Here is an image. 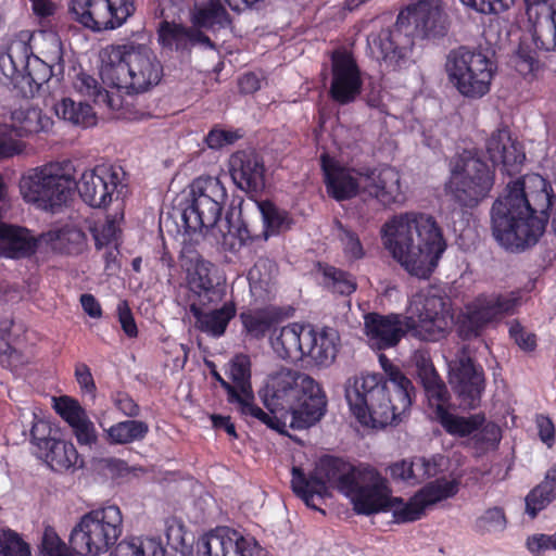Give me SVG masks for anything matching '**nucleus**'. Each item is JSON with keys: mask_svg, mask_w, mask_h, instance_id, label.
Listing matches in <instances>:
<instances>
[{"mask_svg": "<svg viewBox=\"0 0 556 556\" xmlns=\"http://www.w3.org/2000/svg\"><path fill=\"white\" fill-rule=\"evenodd\" d=\"M277 274L276 263L267 257H260L248 273L251 286L266 288Z\"/></svg>", "mask_w": 556, "mask_h": 556, "instance_id": "5fc2aeb1", "label": "nucleus"}, {"mask_svg": "<svg viewBox=\"0 0 556 556\" xmlns=\"http://www.w3.org/2000/svg\"><path fill=\"white\" fill-rule=\"evenodd\" d=\"M397 17L413 40L442 38L448 30L442 0H419L401 10Z\"/></svg>", "mask_w": 556, "mask_h": 556, "instance_id": "f3484780", "label": "nucleus"}, {"mask_svg": "<svg viewBox=\"0 0 556 556\" xmlns=\"http://www.w3.org/2000/svg\"><path fill=\"white\" fill-rule=\"evenodd\" d=\"M256 205L263 222V241L291 228L293 219L288 212L278 208L270 201H256Z\"/></svg>", "mask_w": 556, "mask_h": 556, "instance_id": "58836bf2", "label": "nucleus"}, {"mask_svg": "<svg viewBox=\"0 0 556 556\" xmlns=\"http://www.w3.org/2000/svg\"><path fill=\"white\" fill-rule=\"evenodd\" d=\"M556 500V485L544 477V480L534 486L526 496V513L535 518Z\"/></svg>", "mask_w": 556, "mask_h": 556, "instance_id": "de8ad7c7", "label": "nucleus"}, {"mask_svg": "<svg viewBox=\"0 0 556 556\" xmlns=\"http://www.w3.org/2000/svg\"><path fill=\"white\" fill-rule=\"evenodd\" d=\"M198 556H261L264 553L251 535L222 527L204 534L197 544Z\"/></svg>", "mask_w": 556, "mask_h": 556, "instance_id": "a211bd4d", "label": "nucleus"}, {"mask_svg": "<svg viewBox=\"0 0 556 556\" xmlns=\"http://www.w3.org/2000/svg\"><path fill=\"white\" fill-rule=\"evenodd\" d=\"M339 345L340 337L333 328H324L317 331L308 326L304 331V357H309L317 366H330L337 357Z\"/></svg>", "mask_w": 556, "mask_h": 556, "instance_id": "c756f323", "label": "nucleus"}, {"mask_svg": "<svg viewBox=\"0 0 556 556\" xmlns=\"http://www.w3.org/2000/svg\"><path fill=\"white\" fill-rule=\"evenodd\" d=\"M440 465L435 457H413L402 459L389 466V471L394 480L403 481L409 485H416L426 479L440 472Z\"/></svg>", "mask_w": 556, "mask_h": 556, "instance_id": "f704fd0d", "label": "nucleus"}, {"mask_svg": "<svg viewBox=\"0 0 556 556\" xmlns=\"http://www.w3.org/2000/svg\"><path fill=\"white\" fill-rule=\"evenodd\" d=\"M190 21L194 29L218 30L231 24V17L220 0H205L195 3L190 12Z\"/></svg>", "mask_w": 556, "mask_h": 556, "instance_id": "c9c22d12", "label": "nucleus"}, {"mask_svg": "<svg viewBox=\"0 0 556 556\" xmlns=\"http://www.w3.org/2000/svg\"><path fill=\"white\" fill-rule=\"evenodd\" d=\"M71 12L93 31L116 29L135 13L134 0H72Z\"/></svg>", "mask_w": 556, "mask_h": 556, "instance_id": "dca6fc26", "label": "nucleus"}, {"mask_svg": "<svg viewBox=\"0 0 556 556\" xmlns=\"http://www.w3.org/2000/svg\"><path fill=\"white\" fill-rule=\"evenodd\" d=\"M149 432V426L141 420L119 421L108 429V435L112 443L128 444L141 441Z\"/></svg>", "mask_w": 556, "mask_h": 556, "instance_id": "a18cd8bd", "label": "nucleus"}, {"mask_svg": "<svg viewBox=\"0 0 556 556\" xmlns=\"http://www.w3.org/2000/svg\"><path fill=\"white\" fill-rule=\"evenodd\" d=\"M258 396L271 414L290 416L293 429H306L326 413L327 397L321 387L307 374L280 367L265 378Z\"/></svg>", "mask_w": 556, "mask_h": 556, "instance_id": "39448f33", "label": "nucleus"}, {"mask_svg": "<svg viewBox=\"0 0 556 556\" xmlns=\"http://www.w3.org/2000/svg\"><path fill=\"white\" fill-rule=\"evenodd\" d=\"M382 243L412 276L428 279L446 249L433 217L416 212L394 215L381 228Z\"/></svg>", "mask_w": 556, "mask_h": 556, "instance_id": "20e7f679", "label": "nucleus"}, {"mask_svg": "<svg viewBox=\"0 0 556 556\" xmlns=\"http://www.w3.org/2000/svg\"><path fill=\"white\" fill-rule=\"evenodd\" d=\"M101 63L103 84L127 92H144L156 86L163 76L162 63L154 51L135 41L106 47Z\"/></svg>", "mask_w": 556, "mask_h": 556, "instance_id": "423d86ee", "label": "nucleus"}, {"mask_svg": "<svg viewBox=\"0 0 556 556\" xmlns=\"http://www.w3.org/2000/svg\"><path fill=\"white\" fill-rule=\"evenodd\" d=\"M0 555L31 556L29 545L12 530H4L0 533Z\"/></svg>", "mask_w": 556, "mask_h": 556, "instance_id": "6e6d98bb", "label": "nucleus"}, {"mask_svg": "<svg viewBox=\"0 0 556 556\" xmlns=\"http://www.w3.org/2000/svg\"><path fill=\"white\" fill-rule=\"evenodd\" d=\"M304 331H306V327L296 323L274 328L269 337L274 353L285 361L298 362L303 359Z\"/></svg>", "mask_w": 556, "mask_h": 556, "instance_id": "72a5a7b5", "label": "nucleus"}, {"mask_svg": "<svg viewBox=\"0 0 556 556\" xmlns=\"http://www.w3.org/2000/svg\"><path fill=\"white\" fill-rule=\"evenodd\" d=\"M12 124L10 125L18 138L48 131L52 125V119L42 113L39 108L30 104L21 105L11 113Z\"/></svg>", "mask_w": 556, "mask_h": 556, "instance_id": "e433bc0d", "label": "nucleus"}, {"mask_svg": "<svg viewBox=\"0 0 556 556\" xmlns=\"http://www.w3.org/2000/svg\"><path fill=\"white\" fill-rule=\"evenodd\" d=\"M125 188L123 168L106 164L86 169L75 185L83 201L94 208L108 207L114 199L119 198Z\"/></svg>", "mask_w": 556, "mask_h": 556, "instance_id": "4468645a", "label": "nucleus"}, {"mask_svg": "<svg viewBox=\"0 0 556 556\" xmlns=\"http://www.w3.org/2000/svg\"><path fill=\"white\" fill-rule=\"evenodd\" d=\"M535 48L556 52V0H523Z\"/></svg>", "mask_w": 556, "mask_h": 556, "instance_id": "4be33fe9", "label": "nucleus"}, {"mask_svg": "<svg viewBox=\"0 0 556 556\" xmlns=\"http://www.w3.org/2000/svg\"><path fill=\"white\" fill-rule=\"evenodd\" d=\"M33 49L27 40L14 39L7 50L0 53V80L15 89L17 79L26 72Z\"/></svg>", "mask_w": 556, "mask_h": 556, "instance_id": "7c9ffc66", "label": "nucleus"}, {"mask_svg": "<svg viewBox=\"0 0 556 556\" xmlns=\"http://www.w3.org/2000/svg\"><path fill=\"white\" fill-rule=\"evenodd\" d=\"M381 511H392L397 522H410L421 518L425 507L420 501H417V494L408 502H404L401 497H394L389 493L386 507Z\"/></svg>", "mask_w": 556, "mask_h": 556, "instance_id": "49530a36", "label": "nucleus"}, {"mask_svg": "<svg viewBox=\"0 0 556 556\" xmlns=\"http://www.w3.org/2000/svg\"><path fill=\"white\" fill-rule=\"evenodd\" d=\"M460 2L481 14H500L513 7L515 0H460Z\"/></svg>", "mask_w": 556, "mask_h": 556, "instance_id": "0e129e2a", "label": "nucleus"}, {"mask_svg": "<svg viewBox=\"0 0 556 556\" xmlns=\"http://www.w3.org/2000/svg\"><path fill=\"white\" fill-rule=\"evenodd\" d=\"M58 117L73 125L89 127L96 124V114L92 108L85 102H76L71 98H63L54 104Z\"/></svg>", "mask_w": 556, "mask_h": 556, "instance_id": "a19ab883", "label": "nucleus"}, {"mask_svg": "<svg viewBox=\"0 0 556 556\" xmlns=\"http://www.w3.org/2000/svg\"><path fill=\"white\" fill-rule=\"evenodd\" d=\"M554 198L552 187L540 175L508 184L506 194L491 210L495 240L510 251L534 245L545 230Z\"/></svg>", "mask_w": 556, "mask_h": 556, "instance_id": "f03ea898", "label": "nucleus"}, {"mask_svg": "<svg viewBox=\"0 0 556 556\" xmlns=\"http://www.w3.org/2000/svg\"><path fill=\"white\" fill-rule=\"evenodd\" d=\"M445 72L448 83L459 94L480 99L490 91L496 65L483 52L462 46L446 55Z\"/></svg>", "mask_w": 556, "mask_h": 556, "instance_id": "1a4fd4ad", "label": "nucleus"}, {"mask_svg": "<svg viewBox=\"0 0 556 556\" xmlns=\"http://www.w3.org/2000/svg\"><path fill=\"white\" fill-rule=\"evenodd\" d=\"M86 243L85 233L75 227L58 230L53 238V248L65 254H79Z\"/></svg>", "mask_w": 556, "mask_h": 556, "instance_id": "09e8293b", "label": "nucleus"}, {"mask_svg": "<svg viewBox=\"0 0 556 556\" xmlns=\"http://www.w3.org/2000/svg\"><path fill=\"white\" fill-rule=\"evenodd\" d=\"M51 431L52 429L47 421L37 419L36 415H34L33 426L30 429V439L31 443L37 448V455L47 448L50 445V442H54L55 439L51 438Z\"/></svg>", "mask_w": 556, "mask_h": 556, "instance_id": "e2e57ef3", "label": "nucleus"}, {"mask_svg": "<svg viewBox=\"0 0 556 556\" xmlns=\"http://www.w3.org/2000/svg\"><path fill=\"white\" fill-rule=\"evenodd\" d=\"M406 329L419 340L437 342L448 336L454 325L451 300L437 287H427L412 295Z\"/></svg>", "mask_w": 556, "mask_h": 556, "instance_id": "6e6552de", "label": "nucleus"}, {"mask_svg": "<svg viewBox=\"0 0 556 556\" xmlns=\"http://www.w3.org/2000/svg\"><path fill=\"white\" fill-rule=\"evenodd\" d=\"M430 407L433 408V417L438 416V409L446 408L451 395L439 375L421 382Z\"/></svg>", "mask_w": 556, "mask_h": 556, "instance_id": "603ef678", "label": "nucleus"}, {"mask_svg": "<svg viewBox=\"0 0 556 556\" xmlns=\"http://www.w3.org/2000/svg\"><path fill=\"white\" fill-rule=\"evenodd\" d=\"M75 172L68 160L33 168L21 178V194L26 202L54 212L71 199L76 185Z\"/></svg>", "mask_w": 556, "mask_h": 556, "instance_id": "0eeeda50", "label": "nucleus"}, {"mask_svg": "<svg viewBox=\"0 0 556 556\" xmlns=\"http://www.w3.org/2000/svg\"><path fill=\"white\" fill-rule=\"evenodd\" d=\"M24 143L15 135L14 129L8 125H0V160L9 159L22 153Z\"/></svg>", "mask_w": 556, "mask_h": 556, "instance_id": "13d9d810", "label": "nucleus"}, {"mask_svg": "<svg viewBox=\"0 0 556 556\" xmlns=\"http://www.w3.org/2000/svg\"><path fill=\"white\" fill-rule=\"evenodd\" d=\"M74 88L81 96L92 100L96 104L106 106L109 109H117L119 106L118 99L103 89L94 77L87 73H79L74 80Z\"/></svg>", "mask_w": 556, "mask_h": 556, "instance_id": "37998d69", "label": "nucleus"}, {"mask_svg": "<svg viewBox=\"0 0 556 556\" xmlns=\"http://www.w3.org/2000/svg\"><path fill=\"white\" fill-rule=\"evenodd\" d=\"M291 486L306 506L317 510L315 496L323 498L329 494L330 488L337 489L351 501L357 514L366 516L381 513L389 493H392L388 479L374 466L366 463L354 465L329 455L316 463L308 477L301 468L293 467Z\"/></svg>", "mask_w": 556, "mask_h": 556, "instance_id": "f257e3e1", "label": "nucleus"}, {"mask_svg": "<svg viewBox=\"0 0 556 556\" xmlns=\"http://www.w3.org/2000/svg\"><path fill=\"white\" fill-rule=\"evenodd\" d=\"M414 40L396 17L394 26L370 33L367 37L369 55L389 71L406 68L412 61Z\"/></svg>", "mask_w": 556, "mask_h": 556, "instance_id": "2eb2a0df", "label": "nucleus"}, {"mask_svg": "<svg viewBox=\"0 0 556 556\" xmlns=\"http://www.w3.org/2000/svg\"><path fill=\"white\" fill-rule=\"evenodd\" d=\"M527 548L534 556H541L546 551L556 549V532L553 534L535 533L528 536Z\"/></svg>", "mask_w": 556, "mask_h": 556, "instance_id": "338daca9", "label": "nucleus"}, {"mask_svg": "<svg viewBox=\"0 0 556 556\" xmlns=\"http://www.w3.org/2000/svg\"><path fill=\"white\" fill-rule=\"evenodd\" d=\"M91 231L97 249H101L116 239L118 227L114 218H106L104 223L96 224Z\"/></svg>", "mask_w": 556, "mask_h": 556, "instance_id": "69168bd1", "label": "nucleus"}, {"mask_svg": "<svg viewBox=\"0 0 556 556\" xmlns=\"http://www.w3.org/2000/svg\"><path fill=\"white\" fill-rule=\"evenodd\" d=\"M229 377L241 395L252 393L250 383V359L245 355H237L229 364Z\"/></svg>", "mask_w": 556, "mask_h": 556, "instance_id": "864d4df0", "label": "nucleus"}, {"mask_svg": "<svg viewBox=\"0 0 556 556\" xmlns=\"http://www.w3.org/2000/svg\"><path fill=\"white\" fill-rule=\"evenodd\" d=\"M229 173L233 184L250 194H257L265 188L263 159L253 150L235 152L229 160Z\"/></svg>", "mask_w": 556, "mask_h": 556, "instance_id": "a878e982", "label": "nucleus"}, {"mask_svg": "<svg viewBox=\"0 0 556 556\" xmlns=\"http://www.w3.org/2000/svg\"><path fill=\"white\" fill-rule=\"evenodd\" d=\"M486 153L493 165H502L503 170L511 176L519 170L526 154L519 143L510 137L507 128H498L486 140Z\"/></svg>", "mask_w": 556, "mask_h": 556, "instance_id": "c85d7f7f", "label": "nucleus"}, {"mask_svg": "<svg viewBox=\"0 0 556 556\" xmlns=\"http://www.w3.org/2000/svg\"><path fill=\"white\" fill-rule=\"evenodd\" d=\"M55 412L70 425L73 426L84 416H86L85 409L79 403L68 396H61L54 400Z\"/></svg>", "mask_w": 556, "mask_h": 556, "instance_id": "bf43d9fd", "label": "nucleus"}, {"mask_svg": "<svg viewBox=\"0 0 556 556\" xmlns=\"http://www.w3.org/2000/svg\"><path fill=\"white\" fill-rule=\"evenodd\" d=\"M236 405L242 416L256 419L270 429L280 431V428L285 426V424L276 416L277 414H268L254 404L253 392L241 396Z\"/></svg>", "mask_w": 556, "mask_h": 556, "instance_id": "8fccbe9b", "label": "nucleus"}, {"mask_svg": "<svg viewBox=\"0 0 556 556\" xmlns=\"http://www.w3.org/2000/svg\"><path fill=\"white\" fill-rule=\"evenodd\" d=\"M187 281L191 303L218 304L226 295V285L217 275L215 265L208 261L198 260Z\"/></svg>", "mask_w": 556, "mask_h": 556, "instance_id": "5701e85b", "label": "nucleus"}, {"mask_svg": "<svg viewBox=\"0 0 556 556\" xmlns=\"http://www.w3.org/2000/svg\"><path fill=\"white\" fill-rule=\"evenodd\" d=\"M337 227L340 231L338 236L343 245L344 253L352 260L362 258L365 252L358 236L344 227L340 222H337Z\"/></svg>", "mask_w": 556, "mask_h": 556, "instance_id": "680f3d73", "label": "nucleus"}, {"mask_svg": "<svg viewBox=\"0 0 556 556\" xmlns=\"http://www.w3.org/2000/svg\"><path fill=\"white\" fill-rule=\"evenodd\" d=\"M331 99L339 104L354 102L362 90L363 80L355 60L346 52L332 54Z\"/></svg>", "mask_w": 556, "mask_h": 556, "instance_id": "412c9836", "label": "nucleus"}, {"mask_svg": "<svg viewBox=\"0 0 556 556\" xmlns=\"http://www.w3.org/2000/svg\"><path fill=\"white\" fill-rule=\"evenodd\" d=\"M157 42L164 50L175 51L180 55H189L195 46L211 50L216 48L202 30L166 20L159 23Z\"/></svg>", "mask_w": 556, "mask_h": 556, "instance_id": "393cba45", "label": "nucleus"}, {"mask_svg": "<svg viewBox=\"0 0 556 556\" xmlns=\"http://www.w3.org/2000/svg\"><path fill=\"white\" fill-rule=\"evenodd\" d=\"M494 185L489 165L470 151H465L451 169L447 191L462 206L473 207L485 199Z\"/></svg>", "mask_w": 556, "mask_h": 556, "instance_id": "ddd939ff", "label": "nucleus"}, {"mask_svg": "<svg viewBox=\"0 0 556 556\" xmlns=\"http://www.w3.org/2000/svg\"><path fill=\"white\" fill-rule=\"evenodd\" d=\"M458 492V483L455 480L439 478L427 483L417 494V501H420L425 509L441 501L453 497Z\"/></svg>", "mask_w": 556, "mask_h": 556, "instance_id": "c03bdc74", "label": "nucleus"}, {"mask_svg": "<svg viewBox=\"0 0 556 556\" xmlns=\"http://www.w3.org/2000/svg\"><path fill=\"white\" fill-rule=\"evenodd\" d=\"M227 199V190L218 177L197 178L191 186V199L178 212L184 232L202 233L213 228L222 216Z\"/></svg>", "mask_w": 556, "mask_h": 556, "instance_id": "9b49d317", "label": "nucleus"}, {"mask_svg": "<svg viewBox=\"0 0 556 556\" xmlns=\"http://www.w3.org/2000/svg\"><path fill=\"white\" fill-rule=\"evenodd\" d=\"M49 42L51 50L45 54L46 60H41L33 54L26 72L17 79L15 89L24 98H31L39 91L41 86L50 79L53 66H62L63 51L61 39L55 34H51L49 35Z\"/></svg>", "mask_w": 556, "mask_h": 556, "instance_id": "aec40b11", "label": "nucleus"}, {"mask_svg": "<svg viewBox=\"0 0 556 556\" xmlns=\"http://www.w3.org/2000/svg\"><path fill=\"white\" fill-rule=\"evenodd\" d=\"M509 336L515 343L523 351L531 352L536 348V337L532 332H527L518 323L513 321L509 326Z\"/></svg>", "mask_w": 556, "mask_h": 556, "instance_id": "774afa93", "label": "nucleus"}, {"mask_svg": "<svg viewBox=\"0 0 556 556\" xmlns=\"http://www.w3.org/2000/svg\"><path fill=\"white\" fill-rule=\"evenodd\" d=\"M521 304L518 292L482 293L476 296L465 307L457 321V333L462 340H472L480 337L491 324L506 316L514 315Z\"/></svg>", "mask_w": 556, "mask_h": 556, "instance_id": "f8f14e48", "label": "nucleus"}, {"mask_svg": "<svg viewBox=\"0 0 556 556\" xmlns=\"http://www.w3.org/2000/svg\"><path fill=\"white\" fill-rule=\"evenodd\" d=\"M211 304H190V312L195 318L197 328L214 338L222 337L230 320L237 314L236 304L232 301H226L220 307L212 308L210 311H203L205 306Z\"/></svg>", "mask_w": 556, "mask_h": 556, "instance_id": "2f4dec72", "label": "nucleus"}, {"mask_svg": "<svg viewBox=\"0 0 556 556\" xmlns=\"http://www.w3.org/2000/svg\"><path fill=\"white\" fill-rule=\"evenodd\" d=\"M476 527L481 532L504 530L506 527V518L503 509L500 507L489 508L477 519Z\"/></svg>", "mask_w": 556, "mask_h": 556, "instance_id": "052dcab7", "label": "nucleus"}, {"mask_svg": "<svg viewBox=\"0 0 556 556\" xmlns=\"http://www.w3.org/2000/svg\"><path fill=\"white\" fill-rule=\"evenodd\" d=\"M384 374H359L344 384L351 413L364 425L384 428L402 420L415 397L413 382L384 355L380 356Z\"/></svg>", "mask_w": 556, "mask_h": 556, "instance_id": "7ed1b4c3", "label": "nucleus"}, {"mask_svg": "<svg viewBox=\"0 0 556 556\" xmlns=\"http://www.w3.org/2000/svg\"><path fill=\"white\" fill-rule=\"evenodd\" d=\"M434 419L448 434L460 438L470 435L485 421L484 416L481 414L463 417L450 413L447 408L440 407L438 409V416Z\"/></svg>", "mask_w": 556, "mask_h": 556, "instance_id": "4c0bfd02", "label": "nucleus"}, {"mask_svg": "<svg viewBox=\"0 0 556 556\" xmlns=\"http://www.w3.org/2000/svg\"><path fill=\"white\" fill-rule=\"evenodd\" d=\"M123 517L119 508L109 505L85 514L70 534V546L79 556L106 553L121 536Z\"/></svg>", "mask_w": 556, "mask_h": 556, "instance_id": "9d476101", "label": "nucleus"}, {"mask_svg": "<svg viewBox=\"0 0 556 556\" xmlns=\"http://www.w3.org/2000/svg\"><path fill=\"white\" fill-rule=\"evenodd\" d=\"M111 556H165V548L155 538L132 536L122 540Z\"/></svg>", "mask_w": 556, "mask_h": 556, "instance_id": "79ce46f5", "label": "nucleus"}, {"mask_svg": "<svg viewBox=\"0 0 556 556\" xmlns=\"http://www.w3.org/2000/svg\"><path fill=\"white\" fill-rule=\"evenodd\" d=\"M37 456L45 459L54 471H64L75 467L79 458L73 443L58 439L50 442V445Z\"/></svg>", "mask_w": 556, "mask_h": 556, "instance_id": "ea45409f", "label": "nucleus"}, {"mask_svg": "<svg viewBox=\"0 0 556 556\" xmlns=\"http://www.w3.org/2000/svg\"><path fill=\"white\" fill-rule=\"evenodd\" d=\"M37 250V239L24 227L0 222V257H29Z\"/></svg>", "mask_w": 556, "mask_h": 556, "instance_id": "473e14b6", "label": "nucleus"}, {"mask_svg": "<svg viewBox=\"0 0 556 556\" xmlns=\"http://www.w3.org/2000/svg\"><path fill=\"white\" fill-rule=\"evenodd\" d=\"M364 328L369 344L378 350L395 346L409 332L405 317L399 314L369 313L365 316Z\"/></svg>", "mask_w": 556, "mask_h": 556, "instance_id": "cd10ccee", "label": "nucleus"}, {"mask_svg": "<svg viewBox=\"0 0 556 556\" xmlns=\"http://www.w3.org/2000/svg\"><path fill=\"white\" fill-rule=\"evenodd\" d=\"M450 383L467 408H476L484 391V372L465 352L450 364Z\"/></svg>", "mask_w": 556, "mask_h": 556, "instance_id": "6ab92c4d", "label": "nucleus"}, {"mask_svg": "<svg viewBox=\"0 0 556 556\" xmlns=\"http://www.w3.org/2000/svg\"><path fill=\"white\" fill-rule=\"evenodd\" d=\"M40 554L41 556H76L71 553L67 545L61 540L52 527H46L43 531Z\"/></svg>", "mask_w": 556, "mask_h": 556, "instance_id": "4d7b16f0", "label": "nucleus"}, {"mask_svg": "<svg viewBox=\"0 0 556 556\" xmlns=\"http://www.w3.org/2000/svg\"><path fill=\"white\" fill-rule=\"evenodd\" d=\"M325 285L333 292L341 295H350L356 290V281L354 277L333 266H325L323 269Z\"/></svg>", "mask_w": 556, "mask_h": 556, "instance_id": "3c124183", "label": "nucleus"}, {"mask_svg": "<svg viewBox=\"0 0 556 556\" xmlns=\"http://www.w3.org/2000/svg\"><path fill=\"white\" fill-rule=\"evenodd\" d=\"M321 169L327 193L334 200H349L363 192L364 167L359 169L342 167L323 155Z\"/></svg>", "mask_w": 556, "mask_h": 556, "instance_id": "bb28decb", "label": "nucleus"}, {"mask_svg": "<svg viewBox=\"0 0 556 556\" xmlns=\"http://www.w3.org/2000/svg\"><path fill=\"white\" fill-rule=\"evenodd\" d=\"M363 192L383 206L402 203L405 199L400 173L388 165L377 168L364 167Z\"/></svg>", "mask_w": 556, "mask_h": 556, "instance_id": "b1692460", "label": "nucleus"}]
</instances>
